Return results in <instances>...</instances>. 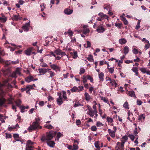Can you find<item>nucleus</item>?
<instances>
[{"label": "nucleus", "instance_id": "obj_1", "mask_svg": "<svg viewBox=\"0 0 150 150\" xmlns=\"http://www.w3.org/2000/svg\"><path fill=\"white\" fill-rule=\"evenodd\" d=\"M57 132L56 131H50L49 132L46 133V135L42 137L41 140L42 142L45 141H49L51 140L53 137H54L56 134Z\"/></svg>", "mask_w": 150, "mask_h": 150}, {"label": "nucleus", "instance_id": "obj_2", "mask_svg": "<svg viewBox=\"0 0 150 150\" xmlns=\"http://www.w3.org/2000/svg\"><path fill=\"white\" fill-rule=\"evenodd\" d=\"M42 127L40 126L38 123V122L37 120H36V122H34L32 125V126H31L29 127L28 130L30 131L32 130H34L36 129H41Z\"/></svg>", "mask_w": 150, "mask_h": 150}, {"label": "nucleus", "instance_id": "obj_3", "mask_svg": "<svg viewBox=\"0 0 150 150\" xmlns=\"http://www.w3.org/2000/svg\"><path fill=\"white\" fill-rule=\"evenodd\" d=\"M83 87V86H79L78 87L76 86H74L71 89V91L72 92H79L82 91Z\"/></svg>", "mask_w": 150, "mask_h": 150}, {"label": "nucleus", "instance_id": "obj_4", "mask_svg": "<svg viewBox=\"0 0 150 150\" xmlns=\"http://www.w3.org/2000/svg\"><path fill=\"white\" fill-rule=\"evenodd\" d=\"M54 53L57 55H60L62 57L65 56L66 55L65 52H62L59 48H57L54 51Z\"/></svg>", "mask_w": 150, "mask_h": 150}, {"label": "nucleus", "instance_id": "obj_5", "mask_svg": "<svg viewBox=\"0 0 150 150\" xmlns=\"http://www.w3.org/2000/svg\"><path fill=\"white\" fill-rule=\"evenodd\" d=\"M30 27V22L29 21L28 23L24 24L22 26V28L24 31H28L29 30Z\"/></svg>", "mask_w": 150, "mask_h": 150}, {"label": "nucleus", "instance_id": "obj_6", "mask_svg": "<svg viewBox=\"0 0 150 150\" xmlns=\"http://www.w3.org/2000/svg\"><path fill=\"white\" fill-rule=\"evenodd\" d=\"M87 25H84L83 27V30H82V33L84 34H86L89 33L90 30L89 28H87Z\"/></svg>", "mask_w": 150, "mask_h": 150}, {"label": "nucleus", "instance_id": "obj_7", "mask_svg": "<svg viewBox=\"0 0 150 150\" xmlns=\"http://www.w3.org/2000/svg\"><path fill=\"white\" fill-rule=\"evenodd\" d=\"M139 69L143 74L146 73L147 75H150V71L144 67H141Z\"/></svg>", "mask_w": 150, "mask_h": 150}, {"label": "nucleus", "instance_id": "obj_8", "mask_svg": "<svg viewBox=\"0 0 150 150\" xmlns=\"http://www.w3.org/2000/svg\"><path fill=\"white\" fill-rule=\"evenodd\" d=\"M37 79H34L33 77L31 76H29L25 79V81L28 83L32 81L37 80Z\"/></svg>", "mask_w": 150, "mask_h": 150}, {"label": "nucleus", "instance_id": "obj_9", "mask_svg": "<svg viewBox=\"0 0 150 150\" xmlns=\"http://www.w3.org/2000/svg\"><path fill=\"white\" fill-rule=\"evenodd\" d=\"M50 66L52 69L55 71H60V68L55 64L50 65Z\"/></svg>", "mask_w": 150, "mask_h": 150}, {"label": "nucleus", "instance_id": "obj_10", "mask_svg": "<svg viewBox=\"0 0 150 150\" xmlns=\"http://www.w3.org/2000/svg\"><path fill=\"white\" fill-rule=\"evenodd\" d=\"M126 93L128 95L130 96L133 97V98H136V96H135V92L133 91H127L126 92Z\"/></svg>", "mask_w": 150, "mask_h": 150}, {"label": "nucleus", "instance_id": "obj_11", "mask_svg": "<svg viewBox=\"0 0 150 150\" xmlns=\"http://www.w3.org/2000/svg\"><path fill=\"white\" fill-rule=\"evenodd\" d=\"M98 16L102 19H106L108 20L109 17L108 16L105 14H104L102 12L100 13H98Z\"/></svg>", "mask_w": 150, "mask_h": 150}, {"label": "nucleus", "instance_id": "obj_12", "mask_svg": "<svg viewBox=\"0 0 150 150\" xmlns=\"http://www.w3.org/2000/svg\"><path fill=\"white\" fill-rule=\"evenodd\" d=\"M105 30L102 26H99L98 27L96 30L99 33H103Z\"/></svg>", "mask_w": 150, "mask_h": 150}, {"label": "nucleus", "instance_id": "obj_13", "mask_svg": "<svg viewBox=\"0 0 150 150\" xmlns=\"http://www.w3.org/2000/svg\"><path fill=\"white\" fill-rule=\"evenodd\" d=\"M48 145L51 147H54V146L55 143L54 141H49L46 142Z\"/></svg>", "mask_w": 150, "mask_h": 150}, {"label": "nucleus", "instance_id": "obj_14", "mask_svg": "<svg viewBox=\"0 0 150 150\" xmlns=\"http://www.w3.org/2000/svg\"><path fill=\"white\" fill-rule=\"evenodd\" d=\"M108 131L110 135L112 138H114L115 137V131H112L110 129H108Z\"/></svg>", "mask_w": 150, "mask_h": 150}, {"label": "nucleus", "instance_id": "obj_15", "mask_svg": "<svg viewBox=\"0 0 150 150\" xmlns=\"http://www.w3.org/2000/svg\"><path fill=\"white\" fill-rule=\"evenodd\" d=\"M21 68L19 67L16 68L15 71L14 72V75H20L21 74Z\"/></svg>", "mask_w": 150, "mask_h": 150}, {"label": "nucleus", "instance_id": "obj_16", "mask_svg": "<svg viewBox=\"0 0 150 150\" xmlns=\"http://www.w3.org/2000/svg\"><path fill=\"white\" fill-rule=\"evenodd\" d=\"M73 10L69 9L67 8L64 10V13L65 14L70 15L73 12Z\"/></svg>", "mask_w": 150, "mask_h": 150}, {"label": "nucleus", "instance_id": "obj_17", "mask_svg": "<svg viewBox=\"0 0 150 150\" xmlns=\"http://www.w3.org/2000/svg\"><path fill=\"white\" fill-rule=\"evenodd\" d=\"M28 88H33L32 85H29L25 87L21 88V91L22 92H23L25 91H26Z\"/></svg>", "mask_w": 150, "mask_h": 150}, {"label": "nucleus", "instance_id": "obj_18", "mask_svg": "<svg viewBox=\"0 0 150 150\" xmlns=\"http://www.w3.org/2000/svg\"><path fill=\"white\" fill-rule=\"evenodd\" d=\"M33 50V48H30L27 49L25 51V53L27 55H30L32 54V52Z\"/></svg>", "mask_w": 150, "mask_h": 150}, {"label": "nucleus", "instance_id": "obj_19", "mask_svg": "<svg viewBox=\"0 0 150 150\" xmlns=\"http://www.w3.org/2000/svg\"><path fill=\"white\" fill-rule=\"evenodd\" d=\"M120 18L121 20L123 21L125 25H126L128 24V21L125 17L123 16H121Z\"/></svg>", "mask_w": 150, "mask_h": 150}, {"label": "nucleus", "instance_id": "obj_20", "mask_svg": "<svg viewBox=\"0 0 150 150\" xmlns=\"http://www.w3.org/2000/svg\"><path fill=\"white\" fill-rule=\"evenodd\" d=\"M103 8L104 9H106L108 11L111 10L112 9V8L110 6V5L108 4H104L103 6Z\"/></svg>", "mask_w": 150, "mask_h": 150}, {"label": "nucleus", "instance_id": "obj_21", "mask_svg": "<svg viewBox=\"0 0 150 150\" xmlns=\"http://www.w3.org/2000/svg\"><path fill=\"white\" fill-rule=\"evenodd\" d=\"M12 18L13 20L15 21H17L19 20H21V17L18 14L17 15H13Z\"/></svg>", "mask_w": 150, "mask_h": 150}, {"label": "nucleus", "instance_id": "obj_22", "mask_svg": "<svg viewBox=\"0 0 150 150\" xmlns=\"http://www.w3.org/2000/svg\"><path fill=\"white\" fill-rule=\"evenodd\" d=\"M64 34L65 35L68 34L69 36L70 37H71L72 36H73V33L71 30L69 29L68 30V31L65 32L64 33Z\"/></svg>", "mask_w": 150, "mask_h": 150}, {"label": "nucleus", "instance_id": "obj_23", "mask_svg": "<svg viewBox=\"0 0 150 150\" xmlns=\"http://www.w3.org/2000/svg\"><path fill=\"white\" fill-rule=\"evenodd\" d=\"M50 70V69H46L41 68L39 69V71L40 73H45L47 72L48 71Z\"/></svg>", "mask_w": 150, "mask_h": 150}, {"label": "nucleus", "instance_id": "obj_24", "mask_svg": "<svg viewBox=\"0 0 150 150\" xmlns=\"http://www.w3.org/2000/svg\"><path fill=\"white\" fill-rule=\"evenodd\" d=\"M127 42L125 38H122L119 40V42L121 45L125 44Z\"/></svg>", "mask_w": 150, "mask_h": 150}, {"label": "nucleus", "instance_id": "obj_25", "mask_svg": "<svg viewBox=\"0 0 150 150\" xmlns=\"http://www.w3.org/2000/svg\"><path fill=\"white\" fill-rule=\"evenodd\" d=\"M141 21V19L138 20V21L135 28L136 29L138 30L140 28V24Z\"/></svg>", "mask_w": 150, "mask_h": 150}, {"label": "nucleus", "instance_id": "obj_26", "mask_svg": "<svg viewBox=\"0 0 150 150\" xmlns=\"http://www.w3.org/2000/svg\"><path fill=\"white\" fill-rule=\"evenodd\" d=\"M4 75H7V74H10V71L9 69L6 70H3L2 71Z\"/></svg>", "mask_w": 150, "mask_h": 150}, {"label": "nucleus", "instance_id": "obj_27", "mask_svg": "<svg viewBox=\"0 0 150 150\" xmlns=\"http://www.w3.org/2000/svg\"><path fill=\"white\" fill-rule=\"evenodd\" d=\"M6 101V99L3 97L0 98V105H2L4 104L5 103Z\"/></svg>", "mask_w": 150, "mask_h": 150}, {"label": "nucleus", "instance_id": "obj_28", "mask_svg": "<svg viewBox=\"0 0 150 150\" xmlns=\"http://www.w3.org/2000/svg\"><path fill=\"white\" fill-rule=\"evenodd\" d=\"M124 53L125 54H127L129 51V49L128 47L126 46L125 47L124 49Z\"/></svg>", "mask_w": 150, "mask_h": 150}, {"label": "nucleus", "instance_id": "obj_29", "mask_svg": "<svg viewBox=\"0 0 150 150\" xmlns=\"http://www.w3.org/2000/svg\"><path fill=\"white\" fill-rule=\"evenodd\" d=\"M15 102L16 103L17 106L20 107V106H21V101L20 100L18 99L15 101Z\"/></svg>", "mask_w": 150, "mask_h": 150}, {"label": "nucleus", "instance_id": "obj_30", "mask_svg": "<svg viewBox=\"0 0 150 150\" xmlns=\"http://www.w3.org/2000/svg\"><path fill=\"white\" fill-rule=\"evenodd\" d=\"M20 108L21 109V112H24V110L25 109H28L29 108V107L28 106H20Z\"/></svg>", "mask_w": 150, "mask_h": 150}, {"label": "nucleus", "instance_id": "obj_31", "mask_svg": "<svg viewBox=\"0 0 150 150\" xmlns=\"http://www.w3.org/2000/svg\"><path fill=\"white\" fill-rule=\"evenodd\" d=\"M34 147L33 146H30V145H26L25 147V150H33Z\"/></svg>", "mask_w": 150, "mask_h": 150}, {"label": "nucleus", "instance_id": "obj_32", "mask_svg": "<svg viewBox=\"0 0 150 150\" xmlns=\"http://www.w3.org/2000/svg\"><path fill=\"white\" fill-rule=\"evenodd\" d=\"M84 95L85 96V99L86 100H89L90 99V96L87 93H85Z\"/></svg>", "mask_w": 150, "mask_h": 150}, {"label": "nucleus", "instance_id": "obj_33", "mask_svg": "<svg viewBox=\"0 0 150 150\" xmlns=\"http://www.w3.org/2000/svg\"><path fill=\"white\" fill-rule=\"evenodd\" d=\"M57 102L58 105H61L63 103V101L62 100V98H58L57 99Z\"/></svg>", "mask_w": 150, "mask_h": 150}, {"label": "nucleus", "instance_id": "obj_34", "mask_svg": "<svg viewBox=\"0 0 150 150\" xmlns=\"http://www.w3.org/2000/svg\"><path fill=\"white\" fill-rule=\"evenodd\" d=\"M101 99L102 100H103L104 102L107 103L110 106L108 100L107 98H106L105 97H101Z\"/></svg>", "mask_w": 150, "mask_h": 150}, {"label": "nucleus", "instance_id": "obj_35", "mask_svg": "<svg viewBox=\"0 0 150 150\" xmlns=\"http://www.w3.org/2000/svg\"><path fill=\"white\" fill-rule=\"evenodd\" d=\"M132 70L133 72L135 73L136 75H137L138 74V68L137 67H133L132 69Z\"/></svg>", "mask_w": 150, "mask_h": 150}, {"label": "nucleus", "instance_id": "obj_36", "mask_svg": "<svg viewBox=\"0 0 150 150\" xmlns=\"http://www.w3.org/2000/svg\"><path fill=\"white\" fill-rule=\"evenodd\" d=\"M7 20V18L6 17H0V23H4Z\"/></svg>", "mask_w": 150, "mask_h": 150}, {"label": "nucleus", "instance_id": "obj_37", "mask_svg": "<svg viewBox=\"0 0 150 150\" xmlns=\"http://www.w3.org/2000/svg\"><path fill=\"white\" fill-rule=\"evenodd\" d=\"M34 143L31 141L30 140H28L27 142V143L26 145H29L30 146H33V145Z\"/></svg>", "mask_w": 150, "mask_h": 150}, {"label": "nucleus", "instance_id": "obj_38", "mask_svg": "<svg viewBox=\"0 0 150 150\" xmlns=\"http://www.w3.org/2000/svg\"><path fill=\"white\" fill-rule=\"evenodd\" d=\"M87 59L89 61L93 62L94 61L93 57L91 55H89L88 57H87Z\"/></svg>", "mask_w": 150, "mask_h": 150}, {"label": "nucleus", "instance_id": "obj_39", "mask_svg": "<svg viewBox=\"0 0 150 150\" xmlns=\"http://www.w3.org/2000/svg\"><path fill=\"white\" fill-rule=\"evenodd\" d=\"M85 72V69L84 68L82 67H81L80 70V74H83Z\"/></svg>", "mask_w": 150, "mask_h": 150}, {"label": "nucleus", "instance_id": "obj_40", "mask_svg": "<svg viewBox=\"0 0 150 150\" xmlns=\"http://www.w3.org/2000/svg\"><path fill=\"white\" fill-rule=\"evenodd\" d=\"M14 99L13 98H10L8 99L9 104H13V101Z\"/></svg>", "mask_w": 150, "mask_h": 150}, {"label": "nucleus", "instance_id": "obj_41", "mask_svg": "<svg viewBox=\"0 0 150 150\" xmlns=\"http://www.w3.org/2000/svg\"><path fill=\"white\" fill-rule=\"evenodd\" d=\"M123 107L125 109H129V105L127 102H125L123 105Z\"/></svg>", "mask_w": 150, "mask_h": 150}, {"label": "nucleus", "instance_id": "obj_42", "mask_svg": "<svg viewBox=\"0 0 150 150\" xmlns=\"http://www.w3.org/2000/svg\"><path fill=\"white\" fill-rule=\"evenodd\" d=\"M127 137H129L131 140L132 141L134 140L135 138V136L132 134H129Z\"/></svg>", "mask_w": 150, "mask_h": 150}, {"label": "nucleus", "instance_id": "obj_43", "mask_svg": "<svg viewBox=\"0 0 150 150\" xmlns=\"http://www.w3.org/2000/svg\"><path fill=\"white\" fill-rule=\"evenodd\" d=\"M88 110H89V115L91 117H92L94 115V114H93V112L92 111V110L91 109H88Z\"/></svg>", "mask_w": 150, "mask_h": 150}, {"label": "nucleus", "instance_id": "obj_44", "mask_svg": "<svg viewBox=\"0 0 150 150\" xmlns=\"http://www.w3.org/2000/svg\"><path fill=\"white\" fill-rule=\"evenodd\" d=\"M63 135L60 132H59L57 133V139L58 140H59V139L60 138V137L62 136H63Z\"/></svg>", "mask_w": 150, "mask_h": 150}, {"label": "nucleus", "instance_id": "obj_45", "mask_svg": "<svg viewBox=\"0 0 150 150\" xmlns=\"http://www.w3.org/2000/svg\"><path fill=\"white\" fill-rule=\"evenodd\" d=\"M45 127L47 129H52L53 127V126H52L51 125H45Z\"/></svg>", "mask_w": 150, "mask_h": 150}, {"label": "nucleus", "instance_id": "obj_46", "mask_svg": "<svg viewBox=\"0 0 150 150\" xmlns=\"http://www.w3.org/2000/svg\"><path fill=\"white\" fill-rule=\"evenodd\" d=\"M63 93V97L64 100H66L67 98V97L66 96V93L64 91H62Z\"/></svg>", "mask_w": 150, "mask_h": 150}, {"label": "nucleus", "instance_id": "obj_47", "mask_svg": "<svg viewBox=\"0 0 150 150\" xmlns=\"http://www.w3.org/2000/svg\"><path fill=\"white\" fill-rule=\"evenodd\" d=\"M110 83H112V85H115V87H116L117 85V84L114 80H112Z\"/></svg>", "mask_w": 150, "mask_h": 150}, {"label": "nucleus", "instance_id": "obj_48", "mask_svg": "<svg viewBox=\"0 0 150 150\" xmlns=\"http://www.w3.org/2000/svg\"><path fill=\"white\" fill-rule=\"evenodd\" d=\"M40 66L43 67H48V65L45 63L43 62L41 63L40 64Z\"/></svg>", "mask_w": 150, "mask_h": 150}, {"label": "nucleus", "instance_id": "obj_49", "mask_svg": "<svg viewBox=\"0 0 150 150\" xmlns=\"http://www.w3.org/2000/svg\"><path fill=\"white\" fill-rule=\"evenodd\" d=\"M107 120L109 122L112 123L113 122L112 119L109 117H107Z\"/></svg>", "mask_w": 150, "mask_h": 150}, {"label": "nucleus", "instance_id": "obj_50", "mask_svg": "<svg viewBox=\"0 0 150 150\" xmlns=\"http://www.w3.org/2000/svg\"><path fill=\"white\" fill-rule=\"evenodd\" d=\"M132 52L134 54H137L139 52L138 50L136 48H134L132 50Z\"/></svg>", "mask_w": 150, "mask_h": 150}, {"label": "nucleus", "instance_id": "obj_51", "mask_svg": "<svg viewBox=\"0 0 150 150\" xmlns=\"http://www.w3.org/2000/svg\"><path fill=\"white\" fill-rule=\"evenodd\" d=\"M12 137V135L11 134L6 133V139L11 138Z\"/></svg>", "mask_w": 150, "mask_h": 150}, {"label": "nucleus", "instance_id": "obj_52", "mask_svg": "<svg viewBox=\"0 0 150 150\" xmlns=\"http://www.w3.org/2000/svg\"><path fill=\"white\" fill-rule=\"evenodd\" d=\"M107 63V62H106V61H105L104 60H103V61H100V64L99 65H100V66H102V65H103L104 64H106Z\"/></svg>", "mask_w": 150, "mask_h": 150}, {"label": "nucleus", "instance_id": "obj_53", "mask_svg": "<svg viewBox=\"0 0 150 150\" xmlns=\"http://www.w3.org/2000/svg\"><path fill=\"white\" fill-rule=\"evenodd\" d=\"M91 130L93 131H96L97 130V128L95 126H93L91 128Z\"/></svg>", "mask_w": 150, "mask_h": 150}, {"label": "nucleus", "instance_id": "obj_54", "mask_svg": "<svg viewBox=\"0 0 150 150\" xmlns=\"http://www.w3.org/2000/svg\"><path fill=\"white\" fill-rule=\"evenodd\" d=\"M143 114L139 116L138 117V120H141L142 119H144L145 118V117L144 116Z\"/></svg>", "mask_w": 150, "mask_h": 150}, {"label": "nucleus", "instance_id": "obj_55", "mask_svg": "<svg viewBox=\"0 0 150 150\" xmlns=\"http://www.w3.org/2000/svg\"><path fill=\"white\" fill-rule=\"evenodd\" d=\"M137 127H135V130L134 131V135H135V136H137V137H138V136L137 135V134L138 133V132L137 131Z\"/></svg>", "mask_w": 150, "mask_h": 150}, {"label": "nucleus", "instance_id": "obj_56", "mask_svg": "<svg viewBox=\"0 0 150 150\" xmlns=\"http://www.w3.org/2000/svg\"><path fill=\"white\" fill-rule=\"evenodd\" d=\"M115 25L116 26L118 27L119 28H120L122 27V24L121 23H115Z\"/></svg>", "mask_w": 150, "mask_h": 150}, {"label": "nucleus", "instance_id": "obj_57", "mask_svg": "<svg viewBox=\"0 0 150 150\" xmlns=\"http://www.w3.org/2000/svg\"><path fill=\"white\" fill-rule=\"evenodd\" d=\"M3 62H4L7 66H8L11 64V61H3Z\"/></svg>", "mask_w": 150, "mask_h": 150}, {"label": "nucleus", "instance_id": "obj_58", "mask_svg": "<svg viewBox=\"0 0 150 150\" xmlns=\"http://www.w3.org/2000/svg\"><path fill=\"white\" fill-rule=\"evenodd\" d=\"M128 137L126 135L124 136L122 138V140H123L125 142H127L128 139Z\"/></svg>", "mask_w": 150, "mask_h": 150}, {"label": "nucleus", "instance_id": "obj_59", "mask_svg": "<svg viewBox=\"0 0 150 150\" xmlns=\"http://www.w3.org/2000/svg\"><path fill=\"white\" fill-rule=\"evenodd\" d=\"M142 40L143 42L145 43H149V41L146 40L145 38H143Z\"/></svg>", "mask_w": 150, "mask_h": 150}, {"label": "nucleus", "instance_id": "obj_60", "mask_svg": "<svg viewBox=\"0 0 150 150\" xmlns=\"http://www.w3.org/2000/svg\"><path fill=\"white\" fill-rule=\"evenodd\" d=\"M16 129V127L15 126H13V127H8V130L9 131H11L13 129Z\"/></svg>", "mask_w": 150, "mask_h": 150}, {"label": "nucleus", "instance_id": "obj_61", "mask_svg": "<svg viewBox=\"0 0 150 150\" xmlns=\"http://www.w3.org/2000/svg\"><path fill=\"white\" fill-rule=\"evenodd\" d=\"M96 125L97 127H100L101 126L103 125V124L100 121L97 122L96 123Z\"/></svg>", "mask_w": 150, "mask_h": 150}, {"label": "nucleus", "instance_id": "obj_62", "mask_svg": "<svg viewBox=\"0 0 150 150\" xmlns=\"http://www.w3.org/2000/svg\"><path fill=\"white\" fill-rule=\"evenodd\" d=\"M94 144L95 147L96 148H98L99 147H100L99 146L98 142V141L95 142Z\"/></svg>", "mask_w": 150, "mask_h": 150}, {"label": "nucleus", "instance_id": "obj_63", "mask_svg": "<svg viewBox=\"0 0 150 150\" xmlns=\"http://www.w3.org/2000/svg\"><path fill=\"white\" fill-rule=\"evenodd\" d=\"M150 47V44L149 43H147L145 45L144 47L146 50L149 48Z\"/></svg>", "mask_w": 150, "mask_h": 150}, {"label": "nucleus", "instance_id": "obj_64", "mask_svg": "<svg viewBox=\"0 0 150 150\" xmlns=\"http://www.w3.org/2000/svg\"><path fill=\"white\" fill-rule=\"evenodd\" d=\"M40 6L41 7V10L42 11H43L44 10V8H45V7L44 6V4L42 3L40 5Z\"/></svg>", "mask_w": 150, "mask_h": 150}]
</instances>
